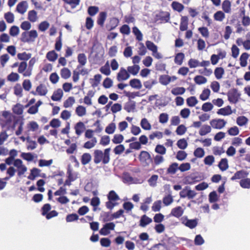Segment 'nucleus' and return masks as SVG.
Listing matches in <instances>:
<instances>
[{
	"mask_svg": "<svg viewBox=\"0 0 250 250\" xmlns=\"http://www.w3.org/2000/svg\"><path fill=\"white\" fill-rule=\"evenodd\" d=\"M210 94V91L209 89L206 88L203 90L202 93L200 95V99L202 101L207 100Z\"/></svg>",
	"mask_w": 250,
	"mask_h": 250,
	"instance_id": "55",
	"label": "nucleus"
},
{
	"mask_svg": "<svg viewBox=\"0 0 250 250\" xmlns=\"http://www.w3.org/2000/svg\"><path fill=\"white\" fill-rule=\"evenodd\" d=\"M97 139L95 137L93 138L91 140L86 142L83 147L86 149H91L95 146L97 144Z\"/></svg>",
	"mask_w": 250,
	"mask_h": 250,
	"instance_id": "28",
	"label": "nucleus"
},
{
	"mask_svg": "<svg viewBox=\"0 0 250 250\" xmlns=\"http://www.w3.org/2000/svg\"><path fill=\"white\" fill-rule=\"evenodd\" d=\"M65 3L70 6L72 9L75 8L80 4L81 0H62Z\"/></svg>",
	"mask_w": 250,
	"mask_h": 250,
	"instance_id": "42",
	"label": "nucleus"
},
{
	"mask_svg": "<svg viewBox=\"0 0 250 250\" xmlns=\"http://www.w3.org/2000/svg\"><path fill=\"white\" fill-rule=\"evenodd\" d=\"M183 213L184 209L181 207L178 206L171 209L170 215L179 218L182 216Z\"/></svg>",
	"mask_w": 250,
	"mask_h": 250,
	"instance_id": "11",
	"label": "nucleus"
},
{
	"mask_svg": "<svg viewBox=\"0 0 250 250\" xmlns=\"http://www.w3.org/2000/svg\"><path fill=\"white\" fill-rule=\"evenodd\" d=\"M63 94L62 90L61 88H58L54 91L51 98L54 101H59L62 98Z\"/></svg>",
	"mask_w": 250,
	"mask_h": 250,
	"instance_id": "14",
	"label": "nucleus"
},
{
	"mask_svg": "<svg viewBox=\"0 0 250 250\" xmlns=\"http://www.w3.org/2000/svg\"><path fill=\"white\" fill-rule=\"evenodd\" d=\"M132 32L138 41H141L143 40V34L137 27L135 26L133 27Z\"/></svg>",
	"mask_w": 250,
	"mask_h": 250,
	"instance_id": "54",
	"label": "nucleus"
},
{
	"mask_svg": "<svg viewBox=\"0 0 250 250\" xmlns=\"http://www.w3.org/2000/svg\"><path fill=\"white\" fill-rule=\"evenodd\" d=\"M106 18L107 13L104 11L101 12L97 17V24L99 25L101 27L103 28L104 26V22L106 19Z\"/></svg>",
	"mask_w": 250,
	"mask_h": 250,
	"instance_id": "9",
	"label": "nucleus"
},
{
	"mask_svg": "<svg viewBox=\"0 0 250 250\" xmlns=\"http://www.w3.org/2000/svg\"><path fill=\"white\" fill-rule=\"evenodd\" d=\"M12 110L13 113L16 115H21L23 110V105L19 103H18L13 107Z\"/></svg>",
	"mask_w": 250,
	"mask_h": 250,
	"instance_id": "26",
	"label": "nucleus"
},
{
	"mask_svg": "<svg viewBox=\"0 0 250 250\" xmlns=\"http://www.w3.org/2000/svg\"><path fill=\"white\" fill-rule=\"evenodd\" d=\"M38 19L37 13L34 10H30L28 13V20L32 22L36 21Z\"/></svg>",
	"mask_w": 250,
	"mask_h": 250,
	"instance_id": "34",
	"label": "nucleus"
},
{
	"mask_svg": "<svg viewBox=\"0 0 250 250\" xmlns=\"http://www.w3.org/2000/svg\"><path fill=\"white\" fill-rule=\"evenodd\" d=\"M188 65L190 68H196L200 66V62L195 59H190L188 61Z\"/></svg>",
	"mask_w": 250,
	"mask_h": 250,
	"instance_id": "60",
	"label": "nucleus"
},
{
	"mask_svg": "<svg viewBox=\"0 0 250 250\" xmlns=\"http://www.w3.org/2000/svg\"><path fill=\"white\" fill-rule=\"evenodd\" d=\"M102 76L100 74H96L94 76V79H91L90 80L91 85L95 87L99 84L100 83Z\"/></svg>",
	"mask_w": 250,
	"mask_h": 250,
	"instance_id": "43",
	"label": "nucleus"
},
{
	"mask_svg": "<svg viewBox=\"0 0 250 250\" xmlns=\"http://www.w3.org/2000/svg\"><path fill=\"white\" fill-rule=\"evenodd\" d=\"M31 54L26 53L25 52L21 53H18L17 55V57L19 60H23L24 61L28 60L31 58Z\"/></svg>",
	"mask_w": 250,
	"mask_h": 250,
	"instance_id": "61",
	"label": "nucleus"
},
{
	"mask_svg": "<svg viewBox=\"0 0 250 250\" xmlns=\"http://www.w3.org/2000/svg\"><path fill=\"white\" fill-rule=\"evenodd\" d=\"M58 55L54 50L50 51L46 54V57L50 62H54L58 58Z\"/></svg>",
	"mask_w": 250,
	"mask_h": 250,
	"instance_id": "35",
	"label": "nucleus"
},
{
	"mask_svg": "<svg viewBox=\"0 0 250 250\" xmlns=\"http://www.w3.org/2000/svg\"><path fill=\"white\" fill-rule=\"evenodd\" d=\"M218 166L221 171H224L226 170L229 168L228 161L227 159H221Z\"/></svg>",
	"mask_w": 250,
	"mask_h": 250,
	"instance_id": "24",
	"label": "nucleus"
},
{
	"mask_svg": "<svg viewBox=\"0 0 250 250\" xmlns=\"http://www.w3.org/2000/svg\"><path fill=\"white\" fill-rule=\"evenodd\" d=\"M231 3L229 0H225L222 4V8L224 13H230L231 11Z\"/></svg>",
	"mask_w": 250,
	"mask_h": 250,
	"instance_id": "19",
	"label": "nucleus"
},
{
	"mask_svg": "<svg viewBox=\"0 0 250 250\" xmlns=\"http://www.w3.org/2000/svg\"><path fill=\"white\" fill-rule=\"evenodd\" d=\"M119 20L116 17L110 18L109 24L107 26V28L109 31L114 29L119 24Z\"/></svg>",
	"mask_w": 250,
	"mask_h": 250,
	"instance_id": "15",
	"label": "nucleus"
},
{
	"mask_svg": "<svg viewBox=\"0 0 250 250\" xmlns=\"http://www.w3.org/2000/svg\"><path fill=\"white\" fill-rule=\"evenodd\" d=\"M38 33L35 30H32L30 31H25L22 33L21 37V41L23 42H34L38 37Z\"/></svg>",
	"mask_w": 250,
	"mask_h": 250,
	"instance_id": "2",
	"label": "nucleus"
},
{
	"mask_svg": "<svg viewBox=\"0 0 250 250\" xmlns=\"http://www.w3.org/2000/svg\"><path fill=\"white\" fill-rule=\"evenodd\" d=\"M76 114L79 117H83L86 114V108L82 105H78L75 110Z\"/></svg>",
	"mask_w": 250,
	"mask_h": 250,
	"instance_id": "39",
	"label": "nucleus"
},
{
	"mask_svg": "<svg viewBox=\"0 0 250 250\" xmlns=\"http://www.w3.org/2000/svg\"><path fill=\"white\" fill-rule=\"evenodd\" d=\"M249 174V173L244 170L237 171L234 175L230 178L231 180L234 181L237 179H240L241 178H246Z\"/></svg>",
	"mask_w": 250,
	"mask_h": 250,
	"instance_id": "12",
	"label": "nucleus"
},
{
	"mask_svg": "<svg viewBox=\"0 0 250 250\" xmlns=\"http://www.w3.org/2000/svg\"><path fill=\"white\" fill-rule=\"evenodd\" d=\"M75 100L74 97H69L63 102V106L65 108L71 107L75 103Z\"/></svg>",
	"mask_w": 250,
	"mask_h": 250,
	"instance_id": "53",
	"label": "nucleus"
},
{
	"mask_svg": "<svg viewBox=\"0 0 250 250\" xmlns=\"http://www.w3.org/2000/svg\"><path fill=\"white\" fill-rule=\"evenodd\" d=\"M99 8L96 6H90L88 8L87 13L90 16H94L99 12Z\"/></svg>",
	"mask_w": 250,
	"mask_h": 250,
	"instance_id": "57",
	"label": "nucleus"
},
{
	"mask_svg": "<svg viewBox=\"0 0 250 250\" xmlns=\"http://www.w3.org/2000/svg\"><path fill=\"white\" fill-rule=\"evenodd\" d=\"M110 148L104 149L103 152L101 150L96 149L93 152V161L95 164H98L101 162L104 165L107 164L110 161Z\"/></svg>",
	"mask_w": 250,
	"mask_h": 250,
	"instance_id": "1",
	"label": "nucleus"
},
{
	"mask_svg": "<svg viewBox=\"0 0 250 250\" xmlns=\"http://www.w3.org/2000/svg\"><path fill=\"white\" fill-rule=\"evenodd\" d=\"M146 45L148 50L151 51L152 53H156L158 49L157 46L152 42L147 41L146 42Z\"/></svg>",
	"mask_w": 250,
	"mask_h": 250,
	"instance_id": "49",
	"label": "nucleus"
},
{
	"mask_svg": "<svg viewBox=\"0 0 250 250\" xmlns=\"http://www.w3.org/2000/svg\"><path fill=\"white\" fill-rule=\"evenodd\" d=\"M172 9L178 12H181L184 9V6L181 3L177 1H173L171 3Z\"/></svg>",
	"mask_w": 250,
	"mask_h": 250,
	"instance_id": "30",
	"label": "nucleus"
},
{
	"mask_svg": "<svg viewBox=\"0 0 250 250\" xmlns=\"http://www.w3.org/2000/svg\"><path fill=\"white\" fill-rule=\"evenodd\" d=\"M14 93L20 97L22 96V88L20 84L17 83L14 87Z\"/></svg>",
	"mask_w": 250,
	"mask_h": 250,
	"instance_id": "51",
	"label": "nucleus"
},
{
	"mask_svg": "<svg viewBox=\"0 0 250 250\" xmlns=\"http://www.w3.org/2000/svg\"><path fill=\"white\" fill-rule=\"evenodd\" d=\"M227 95L230 103L236 104L238 101L240 94L236 88H232L228 92Z\"/></svg>",
	"mask_w": 250,
	"mask_h": 250,
	"instance_id": "5",
	"label": "nucleus"
},
{
	"mask_svg": "<svg viewBox=\"0 0 250 250\" xmlns=\"http://www.w3.org/2000/svg\"><path fill=\"white\" fill-rule=\"evenodd\" d=\"M188 19L187 16H182L181 19L180 24V30L181 31H184L187 30L188 28Z\"/></svg>",
	"mask_w": 250,
	"mask_h": 250,
	"instance_id": "16",
	"label": "nucleus"
},
{
	"mask_svg": "<svg viewBox=\"0 0 250 250\" xmlns=\"http://www.w3.org/2000/svg\"><path fill=\"white\" fill-rule=\"evenodd\" d=\"M184 224L186 227L190 228V229H193L198 225L197 219H187V222L185 223Z\"/></svg>",
	"mask_w": 250,
	"mask_h": 250,
	"instance_id": "29",
	"label": "nucleus"
},
{
	"mask_svg": "<svg viewBox=\"0 0 250 250\" xmlns=\"http://www.w3.org/2000/svg\"><path fill=\"white\" fill-rule=\"evenodd\" d=\"M186 101L188 105L190 107L194 106L198 102L195 96H191L187 98Z\"/></svg>",
	"mask_w": 250,
	"mask_h": 250,
	"instance_id": "48",
	"label": "nucleus"
},
{
	"mask_svg": "<svg viewBox=\"0 0 250 250\" xmlns=\"http://www.w3.org/2000/svg\"><path fill=\"white\" fill-rule=\"evenodd\" d=\"M178 169V164L173 163L171 164L167 169V173L170 174H174Z\"/></svg>",
	"mask_w": 250,
	"mask_h": 250,
	"instance_id": "37",
	"label": "nucleus"
},
{
	"mask_svg": "<svg viewBox=\"0 0 250 250\" xmlns=\"http://www.w3.org/2000/svg\"><path fill=\"white\" fill-rule=\"evenodd\" d=\"M107 199L110 201H117L120 200L119 196L114 190H111L107 195Z\"/></svg>",
	"mask_w": 250,
	"mask_h": 250,
	"instance_id": "40",
	"label": "nucleus"
},
{
	"mask_svg": "<svg viewBox=\"0 0 250 250\" xmlns=\"http://www.w3.org/2000/svg\"><path fill=\"white\" fill-rule=\"evenodd\" d=\"M140 67L138 65H133V66H128L127 68V70L129 74H131L133 76L136 75L139 70Z\"/></svg>",
	"mask_w": 250,
	"mask_h": 250,
	"instance_id": "27",
	"label": "nucleus"
},
{
	"mask_svg": "<svg viewBox=\"0 0 250 250\" xmlns=\"http://www.w3.org/2000/svg\"><path fill=\"white\" fill-rule=\"evenodd\" d=\"M159 20L164 22H167L170 19V14L168 12H161L158 16Z\"/></svg>",
	"mask_w": 250,
	"mask_h": 250,
	"instance_id": "22",
	"label": "nucleus"
},
{
	"mask_svg": "<svg viewBox=\"0 0 250 250\" xmlns=\"http://www.w3.org/2000/svg\"><path fill=\"white\" fill-rule=\"evenodd\" d=\"M27 64L26 62H21L19 65L18 71L22 74L23 77H30L32 74V68H27Z\"/></svg>",
	"mask_w": 250,
	"mask_h": 250,
	"instance_id": "4",
	"label": "nucleus"
},
{
	"mask_svg": "<svg viewBox=\"0 0 250 250\" xmlns=\"http://www.w3.org/2000/svg\"><path fill=\"white\" fill-rule=\"evenodd\" d=\"M152 222V219L146 215H143L140 220L139 226L141 227H145Z\"/></svg>",
	"mask_w": 250,
	"mask_h": 250,
	"instance_id": "21",
	"label": "nucleus"
},
{
	"mask_svg": "<svg viewBox=\"0 0 250 250\" xmlns=\"http://www.w3.org/2000/svg\"><path fill=\"white\" fill-rule=\"evenodd\" d=\"M186 91V89L183 87H176L172 89L171 92L174 95H182Z\"/></svg>",
	"mask_w": 250,
	"mask_h": 250,
	"instance_id": "45",
	"label": "nucleus"
},
{
	"mask_svg": "<svg viewBox=\"0 0 250 250\" xmlns=\"http://www.w3.org/2000/svg\"><path fill=\"white\" fill-rule=\"evenodd\" d=\"M226 16L222 11H218L214 14L213 18L215 21H222L225 18Z\"/></svg>",
	"mask_w": 250,
	"mask_h": 250,
	"instance_id": "32",
	"label": "nucleus"
},
{
	"mask_svg": "<svg viewBox=\"0 0 250 250\" xmlns=\"http://www.w3.org/2000/svg\"><path fill=\"white\" fill-rule=\"evenodd\" d=\"M211 130V128L210 126L205 125L200 128L199 133L201 136H204L210 132Z\"/></svg>",
	"mask_w": 250,
	"mask_h": 250,
	"instance_id": "31",
	"label": "nucleus"
},
{
	"mask_svg": "<svg viewBox=\"0 0 250 250\" xmlns=\"http://www.w3.org/2000/svg\"><path fill=\"white\" fill-rule=\"evenodd\" d=\"M116 129V125L114 123L109 124L105 128V131L106 133L111 134H113Z\"/></svg>",
	"mask_w": 250,
	"mask_h": 250,
	"instance_id": "62",
	"label": "nucleus"
},
{
	"mask_svg": "<svg viewBox=\"0 0 250 250\" xmlns=\"http://www.w3.org/2000/svg\"><path fill=\"white\" fill-rule=\"evenodd\" d=\"M214 73L216 78L219 80L222 78L223 75L225 73V71L223 67H216L215 69Z\"/></svg>",
	"mask_w": 250,
	"mask_h": 250,
	"instance_id": "44",
	"label": "nucleus"
},
{
	"mask_svg": "<svg viewBox=\"0 0 250 250\" xmlns=\"http://www.w3.org/2000/svg\"><path fill=\"white\" fill-rule=\"evenodd\" d=\"M86 57L84 53L79 54L78 56V61L79 63L77 69H79L82 66L84 65L86 63Z\"/></svg>",
	"mask_w": 250,
	"mask_h": 250,
	"instance_id": "20",
	"label": "nucleus"
},
{
	"mask_svg": "<svg viewBox=\"0 0 250 250\" xmlns=\"http://www.w3.org/2000/svg\"><path fill=\"white\" fill-rule=\"evenodd\" d=\"M198 31L203 37L205 38H208L209 37V31L207 27H199Z\"/></svg>",
	"mask_w": 250,
	"mask_h": 250,
	"instance_id": "63",
	"label": "nucleus"
},
{
	"mask_svg": "<svg viewBox=\"0 0 250 250\" xmlns=\"http://www.w3.org/2000/svg\"><path fill=\"white\" fill-rule=\"evenodd\" d=\"M48 92V90L46 87V86L41 83L39 85H38L36 89V91H32L31 93L33 95H39L40 96H45Z\"/></svg>",
	"mask_w": 250,
	"mask_h": 250,
	"instance_id": "7",
	"label": "nucleus"
},
{
	"mask_svg": "<svg viewBox=\"0 0 250 250\" xmlns=\"http://www.w3.org/2000/svg\"><path fill=\"white\" fill-rule=\"evenodd\" d=\"M91 160V156L89 153H83L81 159V163L83 165L88 164Z\"/></svg>",
	"mask_w": 250,
	"mask_h": 250,
	"instance_id": "25",
	"label": "nucleus"
},
{
	"mask_svg": "<svg viewBox=\"0 0 250 250\" xmlns=\"http://www.w3.org/2000/svg\"><path fill=\"white\" fill-rule=\"evenodd\" d=\"M61 76L64 79H68L71 76L70 70L66 67L63 68L61 70Z\"/></svg>",
	"mask_w": 250,
	"mask_h": 250,
	"instance_id": "47",
	"label": "nucleus"
},
{
	"mask_svg": "<svg viewBox=\"0 0 250 250\" xmlns=\"http://www.w3.org/2000/svg\"><path fill=\"white\" fill-rule=\"evenodd\" d=\"M249 57V54L247 53H243L240 58V64L242 67H245L247 64V60Z\"/></svg>",
	"mask_w": 250,
	"mask_h": 250,
	"instance_id": "41",
	"label": "nucleus"
},
{
	"mask_svg": "<svg viewBox=\"0 0 250 250\" xmlns=\"http://www.w3.org/2000/svg\"><path fill=\"white\" fill-rule=\"evenodd\" d=\"M62 33L60 32L59 36L56 39L55 44V49L57 51H61L62 47Z\"/></svg>",
	"mask_w": 250,
	"mask_h": 250,
	"instance_id": "33",
	"label": "nucleus"
},
{
	"mask_svg": "<svg viewBox=\"0 0 250 250\" xmlns=\"http://www.w3.org/2000/svg\"><path fill=\"white\" fill-rule=\"evenodd\" d=\"M129 85L133 88L140 89L142 85L140 80L138 79H133L129 82Z\"/></svg>",
	"mask_w": 250,
	"mask_h": 250,
	"instance_id": "23",
	"label": "nucleus"
},
{
	"mask_svg": "<svg viewBox=\"0 0 250 250\" xmlns=\"http://www.w3.org/2000/svg\"><path fill=\"white\" fill-rule=\"evenodd\" d=\"M28 5L26 1H22L17 5L16 11L21 14L25 13L27 9Z\"/></svg>",
	"mask_w": 250,
	"mask_h": 250,
	"instance_id": "13",
	"label": "nucleus"
},
{
	"mask_svg": "<svg viewBox=\"0 0 250 250\" xmlns=\"http://www.w3.org/2000/svg\"><path fill=\"white\" fill-rule=\"evenodd\" d=\"M157 83V82L156 80L151 79L148 81H146L144 82V86L148 89H150L153 85L156 84Z\"/></svg>",
	"mask_w": 250,
	"mask_h": 250,
	"instance_id": "59",
	"label": "nucleus"
},
{
	"mask_svg": "<svg viewBox=\"0 0 250 250\" xmlns=\"http://www.w3.org/2000/svg\"><path fill=\"white\" fill-rule=\"evenodd\" d=\"M194 81L196 84L200 85L205 83L207 82V79L203 76L197 75L194 77Z\"/></svg>",
	"mask_w": 250,
	"mask_h": 250,
	"instance_id": "52",
	"label": "nucleus"
},
{
	"mask_svg": "<svg viewBox=\"0 0 250 250\" xmlns=\"http://www.w3.org/2000/svg\"><path fill=\"white\" fill-rule=\"evenodd\" d=\"M4 19L8 23H12L14 21V15L11 12L5 13L4 15Z\"/></svg>",
	"mask_w": 250,
	"mask_h": 250,
	"instance_id": "56",
	"label": "nucleus"
},
{
	"mask_svg": "<svg viewBox=\"0 0 250 250\" xmlns=\"http://www.w3.org/2000/svg\"><path fill=\"white\" fill-rule=\"evenodd\" d=\"M232 113V111L231 110V107L229 105L220 108L217 111V114L223 116L229 115L231 114Z\"/></svg>",
	"mask_w": 250,
	"mask_h": 250,
	"instance_id": "18",
	"label": "nucleus"
},
{
	"mask_svg": "<svg viewBox=\"0 0 250 250\" xmlns=\"http://www.w3.org/2000/svg\"><path fill=\"white\" fill-rule=\"evenodd\" d=\"M151 250H167V248L165 244L159 243L153 246Z\"/></svg>",
	"mask_w": 250,
	"mask_h": 250,
	"instance_id": "64",
	"label": "nucleus"
},
{
	"mask_svg": "<svg viewBox=\"0 0 250 250\" xmlns=\"http://www.w3.org/2000/svg\"><path fill=\"white\" fill-rule=\"evenodd\" d=\"M185 58V55L183 53L180 52L177 53L174 58V62L178 65H181Z\"/></svg>",
	"mask_w": 250,
	"mask_h": 250,
	"instance_id": "38",
	"label": "nucleus"
},
{
	"mask_svg": "<svg viewBox=\"0 0 250 250\" xmlns=\"http://www.w3.org/2000/svg\"><path fill=\"white\" fill-rule=\"evenodd\" d=\"M124 136L120 134H115L112 139V142L115 144H118L122 143L124 140Z\"/></svg>",
	"mask_w": 250,
	"mask_h": 250,
	"instance_id": "58",
	"label": "nucleus"
},
{
	"mask_svg": "<svg viewBox=\"0 0 250 250\" xmlns=\"http://www.w3.org/2000/svg\"><path fill=\"white\" fill-rule=\"evenodd\" d=\"M159 81L161 84L166 85L170 82L171 77L167 75H162L159 78Z\"/></svg>",
	"mask_w": 250,
	"mask_h": 250,
	"instance_id": "46",
	"label": "nucleus"
},
{
	"mask_svg": "<svg viewBox=\"0 0 250 250\" xmlns=\"http://www.w3.org/2000/svg\"><path fill=\"white\" fill-rule=\"evenodd\" d=\"M240 186L244 188H250V179L246 178L241 180L239 182Z\"/></svg>",
	"mask_w": 250,
	"mask_h": 250,
	"instance_id": "50",
	"label": "nucleus"
},
{
	"mask_svg": "<svg viewBox=\"0 0 250 250\" xmlns=\"http://www.w3.org/2000/svg\"><path fill=\"white\" fill-rule=\"evenodd\" d=\"M136 107V103L134 101L130 100L126 102L124 105V109L127 112H133Z\"/></svg>",
	"mask_w": 250,
	"mask_h": 250,
	"instance_id": "17",
	"label": "nucleus"
},
{
	"mask_svg": "<svg viewBox=\"0 0 250 250\" xmlns=\"http://www.w3.org/2000/svg\"><path fill=\"white\" fill-rule=\"evenodd\" d=\"M75 133L78 136H80L85 130V126L82 122H79L74 126Z\"/></svg>",
	"mask_w": 250,
	"mask_h": 250,
	"instance_id": "10",
	"label": "nucleus"
},
{
	"mask_svg": "<svg viewBox=\"0 0 250 250\" xmlns=\"http://www.w3.org/2000/svg\"><path fill=\"white\" fill-rule=\"evenodd\" d=\"M227 122L224 119H215L210 121L211 126L215 129H221L226 125Z\"/></svg>",
	"mask_w": 250,
	"mask_h": 250,
	"instance_id": "6",
	"label": "nucleus"
},
{
	"mask_svg": "<svg viewBox=\"0 0 250 250\" xmlns=\"http://www.w3.org/2000/svg\"><path fill=\"white\" fill-rule=\"evenodd\" d=\"M140 125L143 129L146 130H149L151 128V125L146 118H143L141 120Z\"/></svg>",
	"mask_w": 250,
	"mask_h": 250,
	"instance_id": "36",
	"label": "nucleus"
},
{
	"mask_svg": "<svg viewBox=\"0 0 250 250\" xmlns=\"http://www.w3.org/2000/svg\"><path fill=\"white\" fill-rule=\"evenodd\" d=\"M130 77L127 70H126L123 67H121L118 73L117 74V79L118 81H125L128 79Z\"/></svg>",
	"mask_w": 250,
	"mask_h": 250,
	"instance_id": "8",
	"label": "nucleus"
},
{
	"mask_svg": "<svg viewBox=\"0 0 250 250\" xmlns=\"http://www.w3.org/2000/svg\"><path fill=\"white\" fill-rule=\"evenodd\" d=\"M139 160L144 167H148L153 162L152 159L149 153L145 150L140 152L138 157Z\"/></svg>",
	"mask_w": 250,
	"mask_h": 250,
	"instance_id": "3",
	"label": "nucleus"
}]
</instances>
